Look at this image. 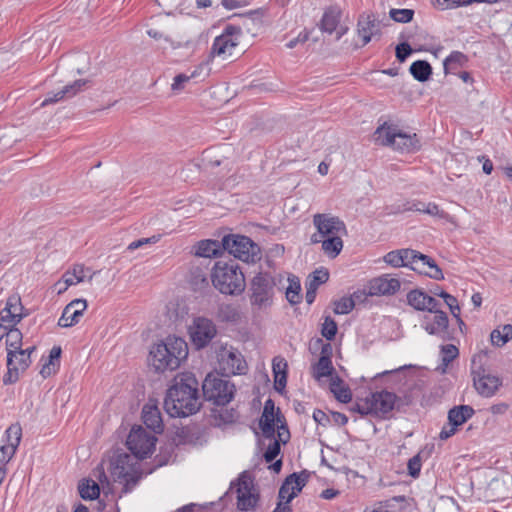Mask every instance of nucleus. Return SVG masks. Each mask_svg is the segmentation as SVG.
Wrapping results in <instances>:
<instances>
[{"label": "nucleus", "mask_w": 512, "mask_h": 512, "mask_svg": "<svg viewBox=\"0 0 512 512\" xmlns=\"http://www.w3.org/2000/svg\"><path fill=\"white\" fill-rule=\"evenodd\" d=\"M312 223L316 231L310 237L311 244H319L325 237L347 235L344 221L331 213L314 214Z\"/></svg>", "instance_id": "8"}, {"label": "nucleus", "mask_w": 512, "mask_h": 512, "mask_svg": "<svg viewBox=\"0 0 512 512\" xmlns=\"http://www.w3.org/2000/svg\"><path fill=\"white\" fill-rule=\"evenodd\" d=\"M286 479L296 495L302 490L306 482V478H303L296 473L289 475Z\"/></svg>", "instance_id": "57"}, {"label": "nucleus", "mask_w": 512, "mask_h": 512, "mask_svg": "<svg viewBox=\"0 0 512 512\" xmlns=\"http://www.w3.org/2000/svg\"><path fill=\"white\" fill-rule=\"evenodd\" d=\"M61 356V348L54 346L49 353V356L46 359H42L43 364L40 369V374L47 378L52 374L56 373L57 368L59 367V359Z\"/></svg>", "instance_id": "31"}, {"label": "nucleus", "mask_w": 512, "mask_h": 512, "mask_svg": "<svg viewBox=\"0 0 512 512\" xmlns=\"http://www.w3.org/2000/svg\"><path fill=\"white\" fill-rule=\"evenodd\" d=\"M275 406L271 399H268L263 408L259 426L265 438H273L275 435Z\"/></svg>", "instance_id": "22"}, {"label": "nucleus", "mask_w": 512, "mask_h": 512, "mask_svg": "<svg viewBox=\"0 0 512 512\" xmlns=\"http://www.w3.org/2000/svg\"><path fill=\"white\" fill-rule=\"evenodd\" d=\"M312 369L313 376L318 381L321 380V378L323 377L330 376L331 378L332 376H334V368L332 365L331 358L328 355L320 356L318 362L315 365H313Z\"/></svg>", "instance_id": "36"}, {"label": "nucleus", "mask_w": 512, "mask_h": 512, "mask_svg": "<svg viewBox=\"0 0 512 512\" xmlns=\"http://www.w3.org/2000/svg\"><path fill=\"white\" fill-rule=\"evenodd\" d=\"M420 258V267L424 269V271H418L419 273L425 274L428 277L435 279V280H442L444 279V275L442 270L439 268V266L436 264L434 259L431 257L423 254L422 256H419Z\"/></svg>", "instance_id": "35"}, {"label": "nucleus", "mask_w": 512, "mask_h": 512, "mask_svg": "<svg viewBox=\"0 0 512 512\" xmlns=\"http://www.w3.org/2000/svg\"><path fill=\"white\" fill-rule=\"evenodd\" d=\"M275 280L270 273L259 272L250 283V302L259 308L271 303L274 294Z\"/></svg>", "instance_id": "12"}, {"label": "nucleus", "mask_w": 512, "mask_h": 512, "mask_svg": "<svg viewBox=\"0 0 512 512\" xmlns=\"http://www.w3.org/2000/svg\"><path fill=\"white\" fill-rule=\"evenodd\" d=\"M188 74L181 73L174 77V81L172 83V90L173 91H180L184 88L185 84L189 82Z\"/></svg>", "instance_id": "63"}, {"label": "nucleus", "mask_w": 512, "mask_h": 512, "mask_svg": "<svg viewBox=\"0 0 512 512\" xmlns=\"http://www.w3.org/2000/svg\"><path fill=\"white\" fill-rule=\"evenodd\" d=\"M474 415V409L469 405L455 406L448 412V421L454 427H459Z\"/></svg>", "instance_id": "29"}, {"label": "nucleus", "mask_w": 512, "mask_h": 512, "mask_svg": "<svg viewBox=\"0 0 512 512\" xmlns=\"http://www.w3.org/2000/svg\"><path fill=\"white\" fill-rule=\"evenodd\" d=\"M300 290L301 287L299 283H290L286 290V298L291 304H298L300 302Z\"/></svg>", "instance_id": "52"}, {"label": "nucleus", "mask_w": 512, "mask_h": 512, "mask_svg": "<svg viewBox=\"0 0 512 512\" xmlns=\"http://www.w3.org/2000/svg\"><path fill=\"white\" fill-rule=\"evenodd\" d=\"M279 440L273 438H269L271 443L268 445L265 453L264 459L267 463L272 462L280 453V442L286 443L290 437L289 431L285 428L284 425H281L278 430Z\"/></svg>", "instance_id": "27"}, {"label": "nucleus", "mask_w": 512, "mask_h": 512, "mask_svg": "<svg viewBox=\"0 0 512 512\" xmlns=\"http://www.w3.org/2000/svg\"><path fill=\"white\" fill-rule=\"evenodd\" d=\"M188 355L187 343L179 337L169 336L152 346L149 363L157 372L175 370Z\"/></svg>", "instance_id": "2"}, {"label": "nucleus", "mask_w": 512, "mask_h": 512, "mask_svg": "<svg viewBox=\"0 0 512 512\" xmlns=\"http://www.w3.org/2000/svg\"><path fill=\"white\" fill-rule=\"evenodd\" d=\"M160 237H161L160 235H153L148 238H141V239L135 240L128 245L127 249L130 251H133V250L141 248L147 244H155L160 240Z\"/></svg>", "instance_id": "56"}, {"label": "nucleus", "mask_w": 512, "mask_h": 512, "mask_svg": "<svg viewBox=\"0 0 512 512\" xmlns=\"http://www.w3.org/2000/svg\"><path fill=\"white\" fill-rule=\"evenodd\" d=\"M156 441L157 438L153 434L147 432L141 426H137L131 429L126 445L133 456L143 459L153 452Z\"/></svg>", "instance_id": "13"}, {"label": "nucleus", "mask_w": 512, "mask_h": 512, "mask_svg": "<svg viewBox=\"0 0 512 512\" xmlns=\"http://www.w3.org/2000/svg\"><path fill=\"white\" fill-rule=\"evenodd\" d=\"M211 281L225 295H240L246 287L244 273L234 260L217 261L211 272Z\"/></svg>", "instance_id": "3"}, {"label": "nucleus", "mask_w": 512, "mask_h": 512, "mask_svg": "<svg viewBox=\"0 0 512 512\" xmlns=\"http://www.w3.org/2000/svg\"><path fill=\"white\" fill-rule=\"evenodd\" d=\"M80 497L84 500H95L99 497V484L93 480L85 479L78 486Z\"/></svg>", "instance_id": "38"}, {"label": "nucleus", "mask_w": 512, "mask_h": 512, "mask_svg": "<svg viewBox=\"0 0 512 512\" xmlns=\"http://www.w3.org/2000/svg\"><path fill=\"white\" fill-rule=\"evenodd\" d=\"M86 83L87 81L83 79L76 80L73 84L65 86L58 92L48 93L41 105L47 106L49 104L57 103L65 98H71L81 91Z\"/></svg>", "instance_id": "23"}, {"label": "nucleus", "mask_w": 512, "mask_h": 512, "mask_svg": "<svg viewBox=\"0 0 512 512\" xmlns=\"http://www.w3.org/2000/svg\"><path fill=\"white\" fill-rule=\"evenodd\" d=\"M17 447L4 444L0 447V463L5 466L15 455Z\"/></svg>", "instance_id": "53"}, {"label": "nucleus", "mask_w": 512, "mask_h": 512, "mask_svg": "<svg viewBox=\"0 0 512 512\" xmlns=\"http://www.w3.org/2000/svg\"><path fill=\"white\" fill-rule=\"evenodd\" d=\"M330 390L342 403H348L352 399L350 389L343 383L342 379L338 375L331 377Z\"/></svg>", "instance_id": "33"}, {"label": "nucleus", "mask_w": 512, "mask_h": 512, "mask_svg": "<svg viewBox=\"0 0 512 512\" xmlns=\"http://www.w3.org/2000/svg\"><path fill=\"white\" fill-rule=\"evenodd\" d=\"M19 321H16V318L9 312V309H2L0 312V326H3L5 328L13 327L16 325Z\"/></svg>", "instance_id": "58"}, {"label": "nucleus", "mask_w": 512, "mask_h": 512, "mask_svg": "<svg viewBox=\"0 0 512 512\" xmlns=\"http://www.w3.org/2000/svg\"><path fill=\"white\" fill-rule=\"evenodd\" d=\"M5 436L7 444L18 448L22 437L21 425L19 423L11 424L5 432Z\"/></svg>", "instance_id": "46"}, {"label": "nucleus", "mask_w": 512, "mask_h": 512, "mask_svg": "<svg viewBox=\"0 0 512 512\" xmlns=\"http://www.w3.org/2000/svg\"><path fill=\"white\" fill-rule=\"evenodd\" d=\"M138 458L127 453H120L111 461V475L115 482L124 485L128 492L139 480Z\"/></svg>", "instance_id": "6"}, {"label": "nucleus", "mask_w": 512, "mask_h": 512, "mask_svg": "<svg viewBox=\"0 0 512 512\" xmlns=\"http://www.w3.org/2000/svg\"><path fill=\"white\" fill-rule=\"evenodd\" d=\"M467 61L466 55L459 51H453L443 62L445 73L462 67Z\"/></svg>", "instance_id": "41"}, {"label": "nucleus", "mask_w": 512, "mask_h": 512, "mask_svg": "<svg viewBox=\"0 0 512 512\" xmlns=\"http://www.w3.org/2000/svg\"><path fill=\"white\" fill-rule=\"evenodd\" d=\"M22 345V333L20 330L16 328H11L6 333V346H7V353L15 352L16 350L21 349Z\"/></svg>", "instance_id": "43"}, {"label": "nucleus", "mask_w": 512, "mask_h": 512, "mask_svg": "<svg viewBox=\"0 0 512 512\" xmlns=\"http://www.w3.org/2000/svg\"><path fill=\"white\" fill-rule=\"evenodd\" d=\"M357 34L362 39V46H365L373 36L380 34L379 21L372 14H361L357 22Z\"/></svg>", "instance_id": "20"}, {"label": "nucleus", "mask_w": 512, "mask_h": 512, "mask_svg": "<svg viewBox=\"0 0 512 512\" xmlns=\"http://www.w3.org/2000/svg\"><path fill=\"white\" fill-rule=\"evenodd\" d=\"M375 141L383 146H391L402 152H414L420 149V140L415 133L401 132L396 126L384 123L374 133Z\"/></svg>", "instance_id": "4"}, {"label": "nucleus", "mask_w": 512, "mask_h": 512, "mask_svg": "<svg viewBox=\"0 0 512 512\" xmlns=\"http://www.w3.org/2000/svg\"><path fill=\"white\" fill-rule=\"evenodd\" d=\"M390 17L399 23H407L413 19L414 11L411 9H391Z\"/></svg>", "instance_id": "50"}, {"label": "nucleus", "mask_w": 512, "mask_h": 512, "mask_svg": "<svg viewBox=\"0 0 512 512\" xmlns=\"http://www.w3.org/2000/svg\"><path fill=\"white\" fill-rule=\"evenodd\" d=\"M84 267L82 265H75L72 270L66 271L62 279L56 284L61 285L63 283V289H59L58 293L61 294L67 290L69 286L76 285L84 281Z\"/></svg>", "instance_id": "30"}, {"label": "nucleus", "mask_w": 512, "mask_h": 512, "mask_svg": "<svg viewBox=\"0 0 512 512\" xmlns=\"http://www.w3.org/2000/svg\"><path fill=\"white\" fill-rule=\"evenodd\" d=\"M423 213L432 216H437L439 218H447L448 216L447 213L444 212L443 210H440L438 205H436L435 203H426Z\"/></svg>", "instance_id": "62"}, {"label": "nucleus", "mask_w": 512, "mask_h": 512, "mask_svg": "<svg viewBox=\"0 0 512 512\" xmlns=\"http://www.w3.org/2000/svg\"><path fill=\"white\" fill-rule=\"evenodd\" d=\"M355 303L350 297H343L334 304V313L348 314L353 310Z\"/></svg>", "instance_id": "51"}, {"label": "nucleus", "mask_w": 512, "mask_h": 512, "mask_svg": "<svg viewBox=\"0 0 512 512\" xmlns=\"http://www.w3.org/2000/svg\"><path fill=\"white\" fill-rule=\"evenodd\" d=\"M287 362L280 357L273 359L272 369L274 376L286 374Z\"/></svg>", "instance_id": "61"}, {"label": "nucleus", "mask_w": 512, "mask_h": 512, "mask_svg": "<svg viewBox=\"0 0 512 512\" xmlns=\"http://www.w3.org/2000/svg\"><path fill=\"white\" fill-rule=\"evenodd\" d=\"M459 355V350L455 345L447 344L441 347L442 365L439 367L444 373L448 365Z\"/></svg>", "instance_id": "42"}, {"label": "nucleus", "mask_w": 512, "mask_h": 512, "mask_svg": "<svg viewBox=\"0 0 512 512\" xmlns=\"http://www.w3.org/2000/svg\"><path fill=\"white\" fill-rule=\"evenodd\" d=\"M30 364L31 358L28 350L21 348L13 353H7V372L3 376V383L9 385L17 382L20 372H24Z\"/></svg>", "instance_id": "15"}, {"label": "nucleus", "mask_w": 512, "mask_h": 512, "mask_svg": "<svg viewBox=\"0 0 512 512\" xmlns=\"http://www.w3.org/2000/svg\"><path fill=\"white\" fill-rule=\"evenodd\" d=\"M5 308L9 309V312L16 318V321H20L23 318V306L18 295L10 296L7 299Z\"/></svg>", "instance_id": "47"}, {"label": "nucleus", "mask_w": 512, "mask_h": 512, "mask_svg": "<svg viewBox=\"0 0 512 512\" xmlns=\"http://www.w3.org/2000/svg\"><path fill=\"white\" fill-rule=\"evenodd\" d=\"M411 53L412 48L406 42L400 43L396 46V57L400 62H404Z\"/></svg>", "instance_id": "59"}, {"label": "nucleus", "mask_w": 512, "mask_h": 512, "mask_svg": "<svg viewBox=\"0 0 512 512\" xmlns=\"http://www.w3.org/2000/svg\"><path fill=\"white\" fill-rule=\"evenodd\" d=\"M337 333V324L334 319L330 316H326L324 318V322L322 324L321 334L327 340H333Z\"/></svg>", "instance_id": "48"}, {"label": "nucleus", "mask_w": 512, "mask_h": 512, "mask_svg": "<svg viewBox=\"0 0 512 512\" xmlns=\"http://www.w3.org/2000/svg\"><path fill=\"white\" fill-rule=\"evenodd\" d=\"M400 281L398 278L389 274H384L372 279L369 282L368 293L374 295H393L400 289Z\"/></svg>", "instance_id": "19"}, {"label": "nucleus", "mask_w": 512, "mask_h": 512, "mask_svg": "<svg viewBox=\"0 0 512 512\" xmlns=\"http://www.w3.org/2000/svg\"><path fill=\"white\" fill-rule=\"evenodd\" d=\"M472 374L474 387L483 397L493 396L501 385L499 377L488 374L485 370H472Z\"/></svg>", "instance_id": "17"}, {"label": "nucleus", "mask_w": 512, "mask_h": 512, "mask_svg": "<svg viewBox=\"0 0 512 512\" xmlns=\"http://www.w3.org/2000/svg\"><path fill=\"white\" fill-rule=\"evenodd\" d=\"M223 250L222 242L211 239L198 241L192 248L195 256L203 258L217 257Z\"/></svg>", "instance_id": "24"}, {"label": "nucleus", "mask_w": 512, "mask_h": 512, "mask_svg": "<svg viewBox=\"0 0 512 512\" xmlns=\"http://www.w3.org/2000/svg\"><path fill=\"white\" fill-rule=\"evenodd\" d=\"M215 317L219 322L236 324L241 320V313L237 306L222 303L218 306Z\"/></svg>", "instance_id": "28"}, {"label": "nucleus", "mask_w": 512, "mask_h": 512, "mask_svg": "<svg viewBox=\"0 0 512 512\" xmlns=\"http://www.w3.org/2000/svg\"><path fill=\"white\" fill-rule=\"evenodd\" d=\"M400 399L396 394L382 390L379 392L371 393L365 399L356 402L353 411L361 415H374L377 417L385 418L390 414L396 406H398Z\"/></svg>", "instance_id": "5"}, {"label": "nucleus", "mask_w": 512, "mask_h": 512, "mask_svg": "<svg viewBox=\"0 0 512 512\" xmlns=\"http://www.w3.org/2000/svg\"><path fill=\"white\" fill-rule=\"evenodd\" d=\"M189 334L192 344L197 349H202L215 338L217 328L211 319L199 316L195 317L189 326Z\"/></svg>", "instance_id": "14"}, {"label": "nucleus", "mask_w": 512, "mask_h": 512, "mask_svg": "<svg viewBox=\"0 0 512 512\" xmlns=\"http://www.w3.org/2000/svg\"><path fill=\"white\" fill-rule=\"evenodd\" d=\"M491 342L497 347L504 346L512 339V325L506 324L494 329L490 335Z\"/></svg>", "instance_id": "39"}, {"label": "nucleus", "mask_w": 512, "mask_h": 512, "mask_svg": "<svg viewBox=\"0 0 512 512\" xmlns=\"http://www.w3.org/2000/svg\"><path fill=\"white\" fill-rule=\"evenodd\" d=\"M142 419L147 428L155 433L163 431V421L158 407L154 404H146L142 409Z\"/></svg>", "instance_id": "25"}, {"label": "nucleus", "mask_w": 512, "mask_h": 512, "mask_svg": "<svg viewBox=\"0 0 512 512\" xmlns=\"http://www.w3.org/2000/svg\"><path fill=\"white\" fill-rule=\"evenodd\" d=\"M147 34L151 37V38H154L156 40H160V39H163L165 42H167L173 49H176V48H179L180 47V44L179 43H176L174 42L171 38H169L168 36H165L163 33H161L160 31L156 30V29H149L147 31Z\"/></svg>", "instance_id": "60"}, {"label": "nucleus", "mask_w": 512, "mask_h": 512, "mask_svg": "<svg viewBox=\"0 0 512 512\" xmlns=\"http://www.w3.org/2000/svg\"><path fill=\"white\" fill-rule=\"evenodd\" d=\"M343 236L344 235H334L322 238L320 243L324 254L330 258L337 257L343 249Z\"/></svg>", "instance_id": "32"}, {"label": "nucleus", "mask_w": 512, "mask_h": 512, "mask_svg": "<svg viewBox=\"0 0 512 512\" xmlns=\"http://www.w3.org/2000/svg\"><path fill=\"white\" fill-rule=\"evenodd\" d=\"M190 284L195 291L207 288L209 282L206 273L200 268L193 269L190 273Z\"/></svg>", "instance_id": "44"}, {"label": "nucleus", "mask_w": 512, "mask_h": 512, "mask_svg": "<svg viewBox=\"0 0 512 512\" xmlns=\"http://www.w3.org/2000/svg\"><path fill=\"white\" fill-rule=\"evenodd\" d=\"M384 262L392 267H403L402 256L400 255V249L388 252L384 258Z\"/></svg>", "instance_id": "54"}, {"label": "nucleus", "mask_w": 512, "mask_h": 512, "mask_svg": "<svg viewBox=\"0 0 512 512\" xmlns=\"http://www.w3.org/2000/svg\"><path fill=\"white\" fill-rule=\"evenodd\" d=\"M400 255L403 260V267H410L414 271H424L420 267V258L423 254L413 249H400Z\"/></svg>", "instance_id": "40"}, {"label": "nucleus", "mask_w": 512, "mask_h": 512, "mask_svg": "<svg viewBox=\"0 0 512 512\" xmlns=\"http://www.w3.org/2000/svg\"><path fill=\"white\" fill-rule=\"evenodd\" d=\"M421 466L420 454L413 456L411 459H409L407 464L409 475L413 478H417L420 474Z\"/></svg>", "instance_id": "55"}, {"label": "nucleus", "mask_w": 512, "mask_h": 512, "mask_svg": "<svg viewBox=\"0 0 512 512\" xmlns=\"http://www.w3.org/2000/svg\"><path fill=\"white\" fill-rule=\"evenodd\" d=\"M202 391L206 400L224 406L232 400L235 387L228 380L208 374L203 381Z\"/></svg>", "instance_id": "9"}, {"label": "nucleus", "mask_w": 512, "mask_h": 512, "mask_svg": "<svg viewBox=\"0 0 512 512\" xmlns=\"http://www.w3.org/2000/svg\"><path fill=\"white\" fill-rule=\"evenodd\" d=\"M81 317L82 315H80V313H76L75 310L65 307L58 320V325L64 328L72 327L80 321Z\"/></svg>", "instance_id": "45"}, {"label": "nucleus", "mask_w": 512, "mask_h": 512, "mask_svg": "<svg viewBox=\"0 0 512 512\" xmlns=\"http://www.w3.org/2000/svg\"><path fill=\"white\" fill-rule=\"evenodd\" d=\"M241 28L234 25H227L222 34L217 36L210 50L211 57H218L228 60L236 55V49L241 38Z\"/></svg>", "instance_id": "10"}, {"label": "nucleus", "mask_w": 512, "mask_h": 512, "mask_svg": "<svg viewBox=\"0 0 512 512\" xmlns=\"http://www.w3.org/2000/svg\"><path fill=\"white\" fill-rule=\"evenodd\" d=\"M224 250L244 262H254L260 249L249 237L242 235H227L222 240Z\"/></svg>", "instance_id": "11"}, {"label": "nucleus", "mask_w": 512, "mask_h": 512, "mask_svg": "<svg viewBox=\"0 0 512 512\" xmlns=\"http://www.w3.org/2000/svg\"><path fill=\"white\" fill-rule=\"evenodd\" d=\"M219 368L225 375L244 373L246 362L240 352L233 347H221L217 354Z\"/></svg>", "instance_id": "16"}, {"label": "nucleus", "mask_w": 512, "mask_h": 512, "mask_svg": "<svg viewBox=\"0 0 512 512\" xmlns=\"http://www.w3.org/2000/svg\"><path fill=\"white\" fill-rule=\"evenodd\" d=\"M341 17V10L338 6H330L325 9L323 17L320 21V29L323 32H327L329 34L333 33L339 22Z\"/></svg>", "instance_id": "26"}, {"label": "nucleus", "mask_w": 512, "mask_h": 512, "mask_svg": "<svg viewBox=\"0 0 512 512\" xmlns=\"http://www.w3.org/2000/svg\"><path fill=\"white\" fill-rule=\"evenodd\" d=\"M201 407L199 383L190 372L181 373L173 379L164 399V408L171 417H187Z\"/></svg>", "instance_id": "1"}, {"label": "nucleus", "mask_w": 512, "mask_h": 512, "mask_svg": "<svg viewBox=\"0 0 512 512\" xmlns=\"http://www.w3.org/2000/svg\"><path fill=\"white\" fill-rule=\"evenodd\" d=\"M407 301L418 311H437V307L441 306L439 301L420 289L411 290L407 294Z\"/></svg>", "instance_id": "21"}, {"label": "nucleus", "mask_w": 512, "mask_h": 512, "mask_svg": "<svg viewBox=\"0 0 512 512\" xmlns=\"http://www.w3.org/2000/svg\"><path fill=\"white\" fill-rule=\"evenodd\" d=\"M230 489L236 493L239 510L251 511L255 509L259 501V492L249 472H242L237 480L231 483Z\"/></svg>", "instance_id": "7"}, {"label": "nucleus", "mask_w": 512, "mask_h": 512, "mask_svg": "<svg viewBox=\"0 0 512 512\" xmlns=\"http://www.w3.org/2000/svg\"><path fill=\"white\" fill-rule=\"evenodd\" d=\"M434 315H426L423 318L422 326L430 335H436L442 339L446 338L449 320L447 314L437 307V311H430Z\"/></svg>", "instance_id": "18"}, {"label": "nucleus", "mask_w": 512, "mask_h": 512, "mask_svg": "<svg viewBox=\"0 0 512 512\" xmlns=\"http://www.w3.org/2000/svg\"><path fill=\"white\" fill-rule=\"evenodd\" d=\"M433 6L441 9L458 7L463 4L460 0H431Z\"/></svg>", "instance_id": "64"}, {"label": "nucleus", "mask_w": 512, "mask_h": 512, "mask_svg": "<svg viewBox=\"0 0 512 512\" xmlns=\"http://www.w3.org/2000/svg\"><path fill=\"white\" fill-rule=\"evenodd\" d=\"M410 73L419 82L427 81L432 74L431 65L424 60H417L410 66Z\"/></svg>", "instance_id": "37"}, {"label": "nucleus", "mask_w": 512, "mask_h": 512, "mask_svg": "<svg viewBox=\"0 0 512 512\" xmlns=\"http://www.w3.org/2000/svg\"><path fill=\"white\" fill-rule=\"evenodd\" d=\"M296 493L290 486L287 479L284 481V483L281 485L278 493V502H285L288 505H290V502L296 497Z\"/></svg>", "instance_id": "49"}, {"label": "nucleus", "mask_w": 512, "mask_h": 512, "mask_svg": "<svg viewBox=\"0 0 512 512\" xmlns=\"http://www.w3.org/2000/svg\"><path fill=\"white\" fill-rule=\"evenodd\" d=\"M420 258V267L424 269V271H418L419 273L425 274L428 277L435 279V280H442L444 279V275L442 270L439 268V266L436 264L434 259L431 257L423 254L422 256H419Z\"/></svg>", "instance_id": "34"}]
</instances>
